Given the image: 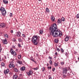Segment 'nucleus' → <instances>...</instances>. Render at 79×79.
Here are the masks:
<instances>
[{"instance_id":"1","label":"nucleus","mask_w":79,"mask_h":79,"mask_svg":"<svg viewBox=\"0 0 79 79\" xmlns=\"http://www.w3.org/2000/svg\"><path fill=\"white\" fill-rule=\"evenodd\" d=\"M49 31L50 35H53L54 37H61L63 35L62 32L60 30H58L57 28V25L56 23H53L49 28Z\"/></svg>"},{"instance_id":"2","label":"nucleus","mask_w":79,"mask_h":79,"mask_svg":"<svg viewBox=\"0 0 79 79\" xmlns=\"http://www.w3.org/2000/svg\"><path fill=\"white\" fill-rule=\"evenodd\" d=\"M31 41L34 45H37L40 42V36L37 35H34L31 39Z\"/></svg>"},{"instance_id":"3","label":"nucleus","mask_w":79,"mask_h":79,"mask_svg":"<svg viewBox=\"0 0 79 79\" xmlns=\"http://www.w3.org/2000/svg\"><path fill=\"white\" fill-rule=\"evenodd\" d=\"M15 66L13 64V62H10V64L9 65V67L10 68H14V71L16 73H18V72H19L18 69L16 68H15Z\"/></svg>"},{"instance_id":"4","label":"nucleus","mask_w":79,"mask_h":79,"mask_svg":"<svg viewBox=\"0 0 79 79\" xmlns=\"http://www.w3.org/2000/svg\"><path fill=\"white\" fill-rule=\"evenodd\" d=\"M1 11L2 15L5 17L6 15V11L5 9L3 6H1L0 8V13Z\"/></svg>"},{"instance_id":"5","label":"nucleus","mask_w":79,"mask_h":79,"mask_svg":"<svg viewBox=\"0 0 79 79\" xmlns=\"http://www.w3.org/2000/svg\"><path fill=\"white\" fill-rule=\"evenodd\" d=\"M70 67H65V68H62L63 74H67V72L70 69Z\"/></svg>"},{"instance_id":"6","label":"nucleus","mask_w":79,"mask_h":79,"mask_svg":"<svg viewBox=\"0 0 79 79\" xmlns=\"http://www.w3.org/2000/svg\"><path fill=\"white\" fill-rule=\"evenodd\" d=\"M26 74L29 76H30L33 74V71L32 70H30L29 72H26Z\"/></svg>"},{"instance_id":"7","label":"nucleus","mask_w":79,"mask_h":79,"mask_svg":"<svg viewBox=\"0 0 79 79\" xmlns=\"http://www.w3.org/2000/svg\"><path fill=\"white\" fill-rule=\"evenodd\" d=\"M16 34L17 37H19L21 35V33L19 31H17L16 32Z\"/></svg>"},{"instance_id":"8","label":"nucleus","mask_w":79,"mask_h":79,"mask_svg":"<svg viewBox=\"0 0 79 79\" xmlns=\"http://www.w3.org/2000/svg\"><path fill=\"white\" fill-rule=\"evenodd\" d=\"M5 26V24L4 23H0V28H4Z\"/></svg>"},{"instance_id":"9","label":"nucleus","mask_w":79,"mask_h":79,"mask_svg":"<svg viewBox=\"0 0 79 79\" xmlns=\"http://www.w3.org/2000/svg\"><path fill=\"white\" fill-rule=\"evenodd\" d=\"M9 71H10L9 69L5 70L4 71V74H7L8 73H9Z\"/></svg>"},{"instance_id":"10","label":"nucleus","mask_w":79,"mask_h":79,"mask_svg":"<svg viewBox=\"0 0 79 79\" xmlns=\"http://www.w3.org/2000/svg\"><path fill=\"white\" fill-rule=\"evenodd\" d=\"M69 39V36L67 35L65 38L64 40L65 42H68Z\"/></svg>"},{"instance_id":"11","label":"nucleus","mask_w":79,"mask_h":79,"mask_svg":"<svg viewBox=\"0 0 79 79\" xmlns=\"http://www.w3.org/2000/svg\"><path fill=\"white\" fill-rule=\"evenodd\" d=\"M10 52L11 55H14V53H15V52H14V50H13V49L12 48L11 49Z\"/></svg>"},{"instance_id":"12","label":"nucleus","mask_w":79,"mask_h":79,"mask_svg":"<svg viewBox=\"0 0 79 79\" xmlns=\"http://www.w3.org/2000/svg\"><path fill=\"white\" fill-rule=\"evenodd\" d=\"M26 69V67L24 66H23L21 68H20V70L21 71H25Z\"/></svg>"},{"instance_id":"13","label":"nucleus","mask_w":79,"mask_h":79,"mask_svg":"<svg viewBox=\"0 0 79 79\" xmlns=\"http://www.w3.org/2000/svg\"><path fill=\"white\" fill-rule=\"evenodd\" d=\"M57 23L59 24H62V21H61V19H59L57 20Z\"/></svg>"},{"instance_id":"14","label":"nucleus","mask_w":79,"mask_h":79,"mask_svg":"<svg viewBox=\"0 0 79 79\" xmlns=\"http://www.w3.org/2000/svg\"><path fill=\"white\" fill-rule=\"evenodd\" d=\"M7 40L6 39H5V40H4L2 41V42L4 44H7Z\"/></svg>"},{"instance_id":"15","label":"nucleus","mask_w":79,"mask_h":79,"mask_svg":"<svg viewBox=\"0 0 79 79\" xmlns=\"http://www.w3.org/2000/svg\"><path fill=\"white\" fill-rule=\"evenodd\" d=\"M18 75L16 74H15L13 75V79H16L18 78Z\"/></svg>"},{"instance_id":"16","label":"nucleus","mask_w":79,"mask_h":79,"mask_svg":"<svg viewBox=\"0 0 79 79\" xmlns=\"http://www.w3.org/2000/svg\"><path fill=\"white\" fill-rule=\"evenodd\" d=\"M3 1L4 4H7V3H8V1L7 0H3Z\"/></svg>"},{"instance_id":"17","label":"nucleus","mask_w":79,"mask_h":79,"mask_svg":"<svg viewBox=\"0 0 79 79\" xmlns=\"http://www.w3.org/2000/svg\"><path fill=\"white\" fill-rule=\"evenodd\" d=\"M51 20L52 21H55V17H54V16L53 15H52L51 18Z\"/></svg>"},{"instance_id":"18","label":"nucleus","mask_w":79,"mask_h":79,"mask_svg":"<svg viewBox=\"0 0 79 79\" xmlns=\"http://www.w3.org/2000/svg\"><path fill=\"white\" fill-rule=\"evenodd\" d=\"M45 12L46 13H50V10H49V9L47 7L46 9Z\"/></svg>"},{"instance_id":"19","label":"nucleus","mask_w":79,"mask_h":79,"mask_svg":"<svg viewBox=\"0 0 79 79\" xmlns=\"http://www.w3.org/2000/svg\"><path fill=\"white\" fill-rule=\"evenodd\" d=\"M34 59V58L33 57H32V58L30 60H31L32 61H33V62H34V63H35V64H37V62L36 61H34V59Z\"/></svg>"},{"instance_id":"20","label":"nucleus","mask_w":79,"mask_h":79,"mask_svg":"<svg viewBox=\"0 0 79 79\" xmlns=\"http://www.w3.org/2000/svg\"><path fill=\"white\" fill-rule=\"evenodd\" d=\"M39 32L40 34H43V32H44V31L42 30H40L39 31Z\"/></svg>"},{"instance_id":"21","label":"nucleus","mask_w":79,"mask_h":79,"mask_svg":"<svg viewBox=\"0 0 79 79\" xmlns=\"http://www.w3.org/2000/svg\"><path fill=\"white\" fill-rule=\"evenodd\" d=\"M50 65H53V62L52 60H50L49 61Z\"/></svg>"},{"instance_id":"22","label":"nucleus","mask_w":79,"mask_h":79,"mask_svg":"<svg viewBox=\"0 0 79 79\" xmlns=\"http://www.w3.org/2000/svg\"><path fill=\"white\" fill-rule=\"evenodd\" d=\"M17 63L19 64H22V63H23V61H18Z\"/></svg>"},{"instance_id":"23","label":"nucleus","mask_w":79,"mask_h":79,"mask_svg":"<svg viewBox=\"0 0 79 79\" xmlns=\"http://www.w3.org/2000/svg\"><path fill=\"white\" fill-rule=\"evenodd\" d=\"M61 21H63V22H64V21H65V18L64 17H62L61 19Z\"/></svg>"},{"instance_id":"24","label":"nucleus","mask_w":79,"mask_h":79,"mask_svg":"<svg viewBox=\"0 0 79 79\" xmlns=\"http://www.w3.org/2000/svg\"><path fill=\"white\" fill-rule=\"evenodd\" d=\"M60 63L61 66H63L64 64V61L61 62H60Z\"/></svg>"},{"instance_id":"25","label":"nucleus","mask_w":79,"mask_h":79,"mask_svg":"<svg viewBox=\"0 0 79 79\" xmlns=\"http://www.w3.org/2000/svg\"><path fill=\"white\" fill-rule=\"evenodd\" d=\"M18 40L19 42H23V40L21 39V38H20L18 39Z\"/></svg>"},{"instance_id":"26","label":"nucleus","mask_w":79,"mask_h":79,"mask_svg":"<svg viewBox=\"0 0 79 79\" xmlns=\"http://www.w3.org/2000/svg\"><path fill=\"white\" fill-rule=\"evenodd\" d=\"M55 41L56 43H58V42L59 41V40H58V39H55Z\"/></svg>"},{"instance_id":"27","label":"nucleus","mask_w":79,"mask_h":79,"mask_svg":"<svg viewBox=\"0 0 79 79\" xmlns=\"http://www.w3.org/2000/svg\"><path fill=\"white\" fill-rule=\"evenodd\" d=\"M54 65L55 67L58 66V64H57L56 62H55L54 64Z\"/></svg>"},{"instance_id":"28","label":"nucleus","mask_w":79,"mask_h":79,"mask_svg":"<svg viewBox=\"0 0 79 79\" xmlns=\"http://www.w3.org/2000/svg\"><path fill=\"white\" fill-rule=\"evenodd\" d=\"M47 69H48V70L51 69H52V67H51V66L50 65L49 67V66L48 67Z\"/></svg>"},{"instance_id":"29","label":"nucleus","mask_w":79,"mask_h":79,"mask_svg":"<svg viewBox=\"0 0 79 79\" xmlns=\"http://www.w3.org/2000/svg\"><path fill=\"white\" fill-rule=\"evenodd\" d=\"M1 65L2 66V67H4V66H5V63L3 62H2L1 63Z\"/></svg>"},{"instance_id":"30","label":"nucleus","mask_w":79,"mask_h":79,"mask_svg":"<svg viewBox=\"0 0 79 79\" xmlns=\"http://www.w3.org/2000/svg\"><path fill=\"white\" fill-rule=\"evenodd\" d=\"M4 37H6L7 38H8V35L7 34H6L4 35Z\"/></svg>"},{"instance_id":"31","label":"nucleus","mask_w":79,"mask_h":79,"mask_svg":"<svg viewBox=\"0 0 79 79\" xmlns=\"http://www.w3.org/2000/svg\"><path fill=\"white\" fill-rule=\"evenodd\" d=\"M39 67H37L36 68H34L33 69H34V70H37L39 69Z\"/></svg>"},{"instance_id":"32","label":"nucleus","mask_w":79,"mask_h":79,"mask_svg":"<svg viewBox=\"0 0 79 79\" xmlns=\"http://www.w3.org/2000/svg\"><path fill=\"white\" fill-rule=\"evenodd\" d=\"M60 51H61V53H62L64 52V50H63V49L62 48H60Z\"/></svg>"},{"instance_id":"33","label":"nucleus","mask_w":79,"mask_h":79,"mask_svg":"<svg viewBox=\"0 0 79 79\" xmlns=\"http://www.w3.org/2000/svg\"><path fill=\"white\" fill-rule=\"evenodd\" d=\"M48 59H49L50 60H53V58H52V57H50V56H49L48 57Z\"/></svg>"},{"instance_id":"34","label":"nucleus","mask_w":79,"mask_h":79,"mask_svg":"<svg viewBox=\"0 0 79 79\" xmlns=\"http://www.w3.org/2000/svg\"><path fill=\"white\" fill-rule=\"evenodd\" d=\"M12 48H13L14 49H15V48H16V46H15L14 45H12Z\"/></svg>"},{"instance_id":"35","label":"nucleus","mask_w":79,"mask_h":79,"mask_svg":"<svg viewBox=\"0 0 79 79\" xmlns=\"http://www.w3.org/2000/svg\"><path fill=\"white\" fill-rule=\"evenodd\" d=\"M14 56H16V55H17V54H16V52L15 51H14Z\"/></svg>"},{"instance_id":"36","label":"nucleus","mask_w":79,"mask_h":79,"mask_svg":"<svg viewBox=\"0 0 79 79\" xmlns=\"http://www.w3.org/2000/svg\"><path fill=\"white\" fill-rule=\"evenodd\" d=\"M18 47H19V48H21V44H18Z\"/></svg>"},{"instance_id":"37","label":"nucleus","mask_w":79,"mask_h":79,"mask_svg":"<svg viewBox=\"0 0 79 79\" xmlns=\"http://www.w3.org/2000/svg\"><path fill=\"white\" fill-rule=\"evenodd\" d=\"M16 40V39H15V38H13L12 39V41H13V42H15Z\"/></svg>"},{"instance_id":"38","label":"nucleus","mask_w":79,"mask_h":79,"mask_svg":"<svg viewBox=\"0 0 79 79\" xmlns=\"http://www.w3.org/2000/svg\"><path fill=\"white\" fill-rule=\"evenodd\" d=\"M42 71H45V67H43L42 69Z\"/></svg>"},{"instance_id":"39","label":"nucleus","mask_w":79,"mask_h":79,"mask_svg":"<svg viewBox=\"0 0 79 79\" xmlns=\"http://www.w3.org/2000/svg\"><path fill=\"white\" fill-rule=\"evenodd\" d=\"M21 58V55H19L18 58L19 59H20V58Z\"/></svg>"},{"instance_id":"40","label":"nucleus","mask_w":79,"mask_h":79,"mask_svg":"<svg viewBox=\"0 0 79 79\" xmlns=\"http://www.w3.org/2000/svg\"><path fill=\"white\" fill-rule=\"evenodd\" d=\"M77 18H78V19H79V14H78L77 15Z\"/></svg>"},{"instance_id":"41","label":"nucleus","mask_w":79,"mask_h":79,"mask_svg":"<svg viewBox=\"0 0 79 79\" xmlns=\"http://www.w3.org/2000/svg\"><path fill=\"white\" fill-rule=\"evenodd\" d=\"M12 16H13V14L12 13H10V17H12Z\"/></svg>"},{"instance_id":"42","label":"nucleus","mask_w":79,"mask_h":79,"mask_svg":"<svg viewBox=\"0 0 79 79\" xmlns=\"http://www.w3.org/2000/svg\"><path fill=\"white\" fill-rule=\"evenodd\" d=\"M74 54H75V55H78L77 52H76V51L74 52Z\"/></svg>"},{"instance_id":"43","label":"nucleus","mask_w":79,"mask_h":79,"mask_svg":"<svg viewBox=\"0 0 79 79\" xmlns=\"http://www.w3.org/2000/svg\"><path fill=\"white\" fill-rule=\"evenodd\" d=\"M65 55L67 56V57L68 56V53H67V52H66L65 53Z\"/></svg>"},{"instance_id":"44","label":"nucleus","mask_w":79,"mask_h":79,"mask_svg":"<svg viewBox=\"0 0 79 79\" xmlns=\"http://www.w3.org/2000/svg\"><path fill=\"white\" fill-rule=\"evenodd\" d=\"M22 36L23 37H24L25 38H26V35L24 34H22Z\"/></svg>"},{"instance_id":"45","label":"nucleus","mask_w":79,"mask_h":79,"mask_svg":"<svg viewBox=\"0 0 79 79\" xmlns=\"http://www.w3.org/2000/svg\"><path fill=\"white\" fill-rule=\"evenodd\" d=\"M55 68H53L52 69V71H53V72H54L55 71Z\"/></svg>"},{"instance_id":"46","label":"nucleus","mask_w":79,"mask_h":79,"mask_svg":"<svg viewBox=\"0 0 79 79\" xmlns=\"http://www.w3.org/2000/svg\"><path fill=\"white\" fill-rule=\"evenodd\" d=\"M55 55H56V56H58V53L56 52V53H55Z\"/></svg>"},{"instance_id":"47","label":"nucleus","mask_w":79,"mask_h":79,"mask_svg":"<svg viewBox=\"0 0 79 79\" xmlns=\"http://www.w3.org/2000/svg\"><path fill=\"white\" fill-rule=\"evenodd\" d=\"M10 32L11 33H12V34H13V30H11L10 31Z\"/></svg>"},{"instance_id":"48","label":"nucleus","mask_w":79,"mask_h":79,"mask_svg":"<svg viewBox=\"0 0 79 79\" xmlns=\"http://www.w3.org/2000/svg\"><path fill=\"white\" fill-rule=\"evenodd\" d=\"M57 50L58 52H60V49H59V48H57Z\"/></svg>"},{"instance_id":"49","label":"nucleus","mask_w":79,"mask_h":79,"mask_svg":"<svg viewBox=\"0 0 79 79\" xmlns=\"http://www.w3.org/2000/svg\"><path fill=\"white\" fill-rule=\"evenodd\" d=\"M47 67L49 66V64H48V63L47 64Z\"/></svg>"},{"instance_id":"50","label":"nucleus","mask_w":79,"mask_h":79,"mask_svg":"<svg viewBox=\"0 0 79 79\" xmlns=\"http://www.w3.org/2000/svg\"><path fill=\"white\" fill-rule=\"evenodd\" d=\"M49 79H52V77H51V76H50V77H48Z\"/></svg>"},{"instance_id":"51","label":"nucleus","mask_w":79,"mask_h":79,"mask_svg":"<svg viewBox=\"0 0 79 79\" xmlns=\"http://www.w3.org/2000/svg\"><path fill=\"white\" fill-rule=\"evenodd\" d=\"M18 50H19V49L16 48L15 50V51H16V52H18Z\"/></svg>"},{"instance_id":"52","label":"nucleus","mask_w":79,"mask_h":79,"mask_svg":"<svg viewBox=\"0 0 79 79\" xmlns=\"http://www.w3.org/2000/svg\"><path fill=\"white\" fill-rule=\"evenodd\" d=\"M2 48H0V52H2Z\"/></svg>"},{"instance_id":"53","label":"nucleus","mask_w":79,"mask_h":79,"mask_svg":"<svg viewBox=\"0 0 79 79\" xmlns=\"http://www.w3.org/2000/svg\"><path fill=\"white\" fill-rule=\"evenodd\" d=\"M4 58L5 59H6V56H4Z\"/></svg>"},{"instance_id":"54","label":"nucleus","mask_w":79,"mask_h":79,"mask_svg":"<svg viewBox=\"0 0 79 79\" xmlns=\"http://www.w3.org/2000/svg\"><path fill=\"white\" fill-rule=\"evenodd\" d=\"M63 76L64 77H66V76L65 75H63Z\"/></svg>"},{"instance_id":"55","label":"nucleus","mask_w":79,"mask_h":79,"mask_svg":"<svg viewBox=\"0 0 79 79\" xmlns=\"http://www.w3.org/2000/svg\"><path fill=\"white\" fill-rule=\"evenodd\" d=\"M54 58H56V56H55L54 57Z\"/></svg>"},{"instance_id":"56","label":"nucleus","mask_w":79,"mask_h":79,"mask_svg":"<svg viewBox=\"0 0 79 79\" xmlns=\"http://www.w3.org/2000/svg\"><path fill=\"white\" fill-rule=\"evenodd\" d=\"M36 56H39V55L37 54H36Z\"/></svg>"},{"instance_id":"57","label":"nucleus","mask_w":79,"mask_h":79,"mask_svg":"<svg viewBox=\"0 0 79 79\" xmlns=\"http://www.w3.org/2000/svg\"><path fill=\"white\" fill-rule=\"evenodd\" d=\"M59 68L60 69H62V68H63V67H61V68L60 67H59Z\"/></svg>"},{"instance_id":"58","label":"nucleus","mask_w":79,"mask_h":79,"mask_svg":"<svg viewBox=\"0 0 79 79\" xmlns=\"http://www.w3.org/2000/svg\"><path fill=\"white\" fill-rule=\"evenodd\" d=\"M75 63H77V60L75 61Z\"/></svg>"},{"instance_id":"59","label":"nucleus","mask_w":79,"mask_h":79,"mask_svg":"<svg viewBox=\"0 0 79 79\" xmlns=\"http://www.w3.org/2000/svg\"><path fill=\"white\" fill-rule=\"evenodd\" d=\"M28 40H31V38H28Z\"/></svg>"},{"instance_id":"60","label":"nucleus","mask_w":79,"mask_h":79,"mask_svg":"<svg viewBox=\"0 0 79 79\" xmlns=\"http://www.w3.org/2000/svg\"><path fill=\"white\" fill-rule=\"evenodd\" d=\"M1 47H2L1 46V44H0V48H1Z\"/></svg>"},{"instance_id":"61","label":"nucleus","mask_w":79,"mask_h":79,"mask_svg":"<svg viewBox=\"0 0 79 79\" xmlns=\"http://www.w3.org/2000/svg\"><path fill=\"white\" fill-rule=\"evenodd\" d=\"M2 61V59L0 58V61Z\"/></svg>"},{"instance_id":"62","label":"nucleus","mask_w":79,"mask_h":79,"mask_svg":"<svg viewBox=\"0 0 79 79\" xmlns=\"http://www.w3.org/2000/svg\"><path fill=\"white\" fill-rule=\"evenodd\" d=\"M59 48H60V46H59Z\"/></svg>"},{"instance_id":"63","label":"nucleus","mask_w":79,"mask_h":79,"mask_svg":"<svg viewBox=\"0 0 79 79\" xmlns=\"http://www.w3.org/2000/svg\"><path fill=\"white\" fill-rule=\"evenodd\" d=\"M78 60H79V56L78 57Z\"/></svg>"},{"instance_id":"64","label":"nucleus","mask_w":79,"mask_h":79,"mask_svg":"<svg viewBox=\"0 0 79 79\" xmlns=\"http://www.w3.org/2000/svg\"><path fill=\"white\" fill-rule=\"evenodd\" d=\"M38 1H41L42 0H38Z\"/></svg>"}]
</instances>
